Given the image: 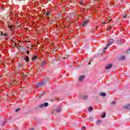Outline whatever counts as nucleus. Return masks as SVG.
Returning a JSON list of instances; mask_svg holds the SVG:
<instances>
[{
  "mask_svg": "<svg viewBox=\"0 0 130 130\" xmlns=\"http://www.w3.org/2000/svg\"><path fill=\"white\" fill-rule=\"evenodd\" d=\"M127 16V14H125V15L123 16V18H125Z\"/></svg>",
  "mask_w": 130,
  "mask_h": 130,
  "instance_id": "obj_30",
  "label": "nucleus"
},
{
  "mask_svg": "<svg viewBox=\"0 0 130 130\" xmlns=\"http://www.w3.org/2000/svg\"><path fill=\"white\" fill-rule=\"evenodd\" d=\"M88 22H89V20L83 21L81 24L82 27H85V26H86V25H87Z\"/></svg>",
  "mask_w": 130,
  "mask_h": 130,
  "instance_id": "obj_4",
  "label": "nucleus"
},
{
  "mask_svg": "<svg viewBox=\"0 0 130 130\" xmlns=\"http://www.w3.org/2000/svg\"><path fill=\"white\" fill-rule=\"evenodd\" d=\"M129 50L130 51V48H129Z\"/></svg>",
  "mask_w": 130,
  "mask_h": 130,
  "instance_id": "obj_42",
  "label": "nucleus"
},
{
  "mask_svg": "<svg viewBox=\"0 0 130 130\" xmlns=\"http://www.w3.org/2000/svg\"><path fill=\"white\" fill-rule=\"evenodd\" d=\"M112 68V64H109L106 66L105 69L106 70H109L110 69H111Z\"/></svg>",
  "mask_w": 130,
  "mask_h": 130,
  "instance_id": "obj_6",
  "label": "nucleus"
},
{
  "mask_svg": "<svg viewBox=\"0 0 130 130\" xmlns=\"http://www.w3.org/2000/svg\"><path fill=\"white\" fill-rule=\"evenodd\" d=\"M37 109H38V108H37Z\"/></svg>",
  "mask_w": 130,
  "mask_h": 130,
  "instance_id": "obj_43",
  "label": "nucleus"
},
{
  "mask_svg": "<svg viewBox=\"0 0 130 130\" xmlns=\"http://www.w3.org/2000/svg\"><path fill=\"white\" fill-rule=\"evenodd\" d=\"M26 53H27V54H29V50H27V51H26Z\"/></svg>",
  "mask_w": 130,
  "mask_h": 130,
  "instance_id": "obj_36",
  "label": "nucleus"
},
{
  "mask_svg": "<svg viewBox=\"0 0 130 130\" xmlns=\"http://www.w3.org/2000/svg\"><path fill=\"white\" fill-rule=\"evenodd\" d=\"M17 84V80H13L11 84H9V87H11V86H15Z\"/></svg>",
  "mask_w": 130,
  "mask_h": 130,
  "instance_id": "obj_5",
  "label": "nucleus"
},
{
  "mask_svg": "<svg viewBox=\"0 0 130 130\" xmlns=\"http://www.w3.org/2000/svg\"><path fill=\"white\" fill-rule=\"evenodd\" d=\"M2 32L1 33L0 32V38H1V39H2V37H2Z\"/></svg>",
  "mask_w": 130,
  "mask_h": 130,
  "instance_id": "obj_34",
  "label": "nucleus"
},
{
  "mask_svg": "<svg viewBox=\"0 0 130 130\" xmlns=\"http://www.w3.org/2000/svg\"><path fill=\"white\" fill-rule=\"evenodd\" d=\"M107 49V48H106V47H105L104 48L103 52L104 53L105 52V50H106Z\"/></svg>",
  "mask_w": 130,
  "mask_h": 130,
  "instance_id": "obj_27",
  "label": "nucleus"
},
{
  "mask_svg": "<svg viewBox=\"0 0 130 130\" xmlns=\"http://www.w3.org/2000/svg\"><path fill=\"white\" fill-rule=\"evenodd\" d=\"M24 60H25V61L26 62H29V57L28 56H25V59H24Z\"/></svg>",
  "mask_w": 130,
  "mask_h": 130,
  "instance_id": "obj_9",
  "label": "nucleus"
},
{
  "mask_svg": "<svg viewBox=\"0 0 130 130\" xmlns=\"http://www.w3.org/2000/svg\"><path fill=\"white\" fill-rule=\"evenodd\" d=\"M2 62V60H0V63H1Z\"/></svg>",
  "mask_w": 130,
  "mask_h": 130,
  "instance_id": "obj_40",
  "label": "nucleus"
},
{
  "mask_svg": "<svg viewBox=\"0 0 130 130\" xmlns=\"http://www.w3.org/2000/svg\"><path fill=\"white\" fill-rule=\"evenodd\" d=\"M113 42H114V40L113 39H110L107 43L106 48H109V46H110V45H111V44H112V43H113Z\"/></svg>",
  "mask_w": 130,
  "mask_h": 130,
  "instance_id": "obj_2",
  "label": "nucleus"
},
{
  "mask_svg": "<svg viewBox=\"0 0 130 130\" xmlns=\"http://www.w3.org/2000/svg\"><path fill=\"white\" fill-rule=\"evenodd\" d=\"M46 85V83L44 81H42L40 83H38L36 84V86L38 87V88H40V87H42L43 86H45Z\"/></svg>",
  "mask_w": 130,
  "mask_h": 130,
  "instance_id": "obj_1",
  "label": "nucleus"
},
{
  "mask_svg": "<svg viewBox=\"0 0 130 130\" xmlns=\"http://www.w3.org/2000/svg\"><path fill=\"white\" fill-rule=\"evenodd\" d=\"M54 49H56L55 51H56V50H57V49H58V46L54 47Z\"/></svg>",
  "mask_w": 130,
  "mask_h": 130,
  "instance_id": "obj_26",
  "label": "nucleus"
},
{
  "mask_svg": "<svg viewBox=\"0 0 130 130\" xmlns=\"http://www.w3.org/2000/svg\"><path fill=\"white\" fill-rule=\"evenodd\" d=\"M106 113H104L103 115H101V117H102V118H104V117H105L106 116Z\"/></svg>",
  "mask_w": 130,
  "mask_h": 130,
  "instance_id": "obj_20",
  "label": "nucleus"
},
{
  "mask_svg": "<svg viewBox=\"0 0 130 130\" xmlns=\"http://www.w3.org/2000/svg\"><path fill=\"white\" fill-rule=\"evenodd\" d=\"M100 95H101V96H103V97H105V96H106V93H105L104 92H101Z\"/></svg>",
  "mask_w": 130,
  "mask_h": 130,
  "instance_id": "obj_10",
  "label": "nucleus"
},
{
  "mask_svg": "<svg viewBox=\"0 0 130 130\" xmlns=\"http://www.w3.org/2000/svg\"><path fill=\"white\" fill-rule=\"evenodd\" d=\"M118 43H119V44H121V40H118Z\"/></svg>",
  "mask_w": 130,
  "mask_h": 130,
  "instance_id": "obj_23",
  "label": "nucleus"
},
{
  "mask_svg": "<svg viewBox=\"0 0 130 130\" xmlns=\"http://www.w3.org/2000/svg\"><path fill=\"white\" fill-rule=\"evenodd\" d=\"M83 99L86 100L88 98V96L87 95H83Z\"/></svg>",
  "mask_w": 130,
  "mask_h": 130,
  "instance_id": "obj_21",
  "label": "nucleus"
},
{
  "mask_svg": "<svg viewBox=\"0 0 130 130\" xmlns=\"http://www.w3.org/2000/svg\"><path fill=\"white\" fill-rule=\"evenodd\" d=\"M60 108H57L56 109V112H59L60 111Z\"/></svg>",
  "mask_w": 130,
  "mask_h": 130,
  "instance_id": "obj_16",
  "label": "nucleus"
},
{
  "mask_svg": "<svg viewBox=\"0 0 130 130\" xmlns=\"http://www.w3.org/2000/svg\"><path fill=\"white\" fill-rule=\"evenodd\" d=\"M116 104V102L114 101V102H112L111 104V105H113V104Z\"/></svg>",
  "mask_w": 130,
  "mask_h": 130,
  "instance_id": "obj_24",
  "label": "nucleus"
},
{
  "mask_svg": "<svg viewBox=\"0 0 130 130\" xmlns=\"http://www.w3.org/2000/svg\"><path fill=\"white\" fill-rule=\"evenodd\" d=\"M125 56H121L120 58V60H124L125 59Z\"/></svg>",
  "mask_w": 130,
  "mask_h": 130,
  "instance_id": "obj_15",
  "label": "nucleus"
},
{
  "mask_svg": "<svg viewBox=\"0 0 130 130\" xmlns=\"http://www.w3.org/2000/svg\"><path fill=\"white\" fill-rule=\"evenodd\" d=\"M52 46H54V45H55V44L53 43V44H52Z\"/></svg>",
  "mask_w": 130,
  "mask_h": 130,
  "instance_id": "obj_37",
  "label": "nucleus"
},
{
  "mask_svg": "<svg viewBox=\"0 0 130 130\" xmlns=\"http://www.w3.org/2000/svg\"><path fill=\"white\" fill-rule=\"evenodd\" d=\"M43 95H44V94H41L40 96H39V98H41V97H42V96H43Z\"/></svg>",
  "mask_w": 130,
  "mask_h": 130,
  "instance_id": "obj_31",
  "label": "nucleus"
},
{
  "mask_svg": "<svg viewBox=\"0 0 130 130\" xmlns=\"http://www.w3.org/2000/svg\"><path fill=\"white\" fill-rule=\"evenodd\" d=\"M46 16H49V12H47L46 13Z\"/></svg>",
  "mask_w": 130,
  "mask_h": 130,
  "instance_id": "obj_29",
  "label": "nucleus"
},
{
  "mask_svg": "<svg viewBox=\"0 0 130 130\" xmlns=\"http://www.w3.org/2000/svg\"><path fill=\"white\" fill-rule=\"evenodd\" d=\"M88 111H92V110H93V108H92V107H89L88 108Z\"/></svg>",
  "mask_w": 130,
  "mask_h": 130,
  "instance_id": "obj_19",
  "label": "nucleus"
},
{
  "mask_svg": "<svg viewBox=\"0 0 130 130\" xmlns=\"http://www.w3.org/2000/svg\"><path fill=\"white\" fill-rule=\"evenodd\" d=\"M8 27L9 29H10L11 31H13V29H12L13 28V25H8Z\"/></svg>",
  "mask_w": 130,
  "mask_h": 130,
  "instance_id": "obj_14",
  "label": "nucleus"
},
{
  "mask_svg": "<svg viewBox=\"0 0 130 130\" xmlns=\"http://www.w3.org/2000/svg\"><path fill=\"white\" fill-rule=\"evenodd\" d=\"M125 108L126 109H130V105L128 104V105H127L126 106H125Z\"/></svg>",
  "mask_w": 130,
  "mask_h": 130,
  "instance_id": "obj_13",
  "label": "nucleus"
},
{
  "mask_svg": "<svg viewBox=\"0 0 130 130\" xmlns=\"http://www.w3.org/2000/svg\"><path fill=\"white\" fill-rule=\"evenodd\" d=\"M88 64H91L90 62H89L88 63Z\"/></svg>",
  "mask_w": 130,
  "mask_h": 130,
  "instance_id": "obj_39",
  "label": "nucleus"
},
{
  "mask_svg": "<svg viewBox=\"0 0 130 130\" xmlns=\"http://www.w3.org/2000/svg\"><path fill=\"white\" fill-rule=\"evenodd\" d=\"M29 130H34V128H31Z\"/></svg>",
  "mask_w": 130,
  "mask_h": 130,
  "instance_id": "obj_38",
  "label": "nucleus"
},
{
  "mask_svg": "<svg viewBox=\"0 0 130 130\" xmlns=\"http://www.w3.org/2000/svg\"><path fill=\"white\" fill-rule=\"evenodd\" d=\"M18 67H19V68H24L23 63H19Z\"/></svg>",
  "mask_w": 130,
  "mask_h": 130,
  "instance_id": "obj_12",
  "label": "nucleus"
},
{
  "mask_svg": "<svg viewBox=\"0 0 130 130\" xmlns=\"http://www.w3.org/2000/svg\"><path fill=\"white\" fill-rule=\"evenodd\" d=\"M89 120H92V119H93V118H92V117H89Z\"/></svg>",
  "mask_w": 130,
  "mask_h": 130,
  "instance_id": "obj_32",
  "label": "nucleus"
},
{
  "mask_svg": "<svg viewBox=\"0 0 130 130\" xmlns=\"http://www.w3.org/2000/svg\"><path fill=\"white\" fill-rule=\"evenodd\" d=\"M112 28L111 27H110L109 29H108V28L107 29V30L108 31L109 30H111Z\"/></svg>",
  "mask_w": 130,
  "mask_h": 130,
  "instance_id": "obj_35",
  "label": "nucleus"
},
{
  "mask_svg": "<svg viewBox=\"0 0 130 130\" xmlns=\"http://www.w3.org/2000/svg\"><path fill=\"white\" fill-rule=\"evenodd\" d=\"M102 122V121H101V120H99L96 122V124H100V123H101Z\"/></svg>",
  "mask_w": 130,
  "mask_h": 130,
  "instance_id": "obj_17",
  "label": "nucleus"
},
{
  "mask_svg": "<svg viewBox=\"0 0 130 130\" xmlns=\"http://www.w3.org/2000/svg\"><path fill=\"white\" fill-rule=\"evenodd\" d=\"M45 61H43L42 62V67H43L44 66V64H45Z\"/></svg>",
  "mask_w": 130,
  "mask_h": 130,
  "instance_id": "obj_25",
  "label": "nucleus"
},
{
  "mask_svg": "<svg viewBox=\"0 0 130 130\" xmlns=\"http://www.w3.org/2000/svg\"><path fill=\"white\" fill-rule=\"evenodd\" d=\"M8 36V32H6L5 34H3V31H1V36Z\"/></svg>",
  "mask_w": 130,
  "mask_h": 130,
  "instance_id": "obj_11",
  "label": "nucleus"
},
{
  "mask_svg": "<svg viewBox=\"0 0 130 130\" xmlns=\"http://www.w3.org/2000/svg\"><path fill=\"white\" fill-rule=\"evenodd\" d=\"M20 110H21L20 108H18L17 109L15 110L16 112H18V111H20Z\"/></svg>",
  "mask_w": 130,
  "mask_h": 130,
  "instance_id": "obj_22",
  "label": "nucleus"
},
{
  "mask_svg": "<svg viewBox=\"0 0 130 130\" xmlns=\"http://www.w3.org/2000/svg\"><path fill=\"white\" fill-rule=\"evenodd\" d=\"M84 79H85V76L82 75V76H80V77H79V81H80V82H82V81H83V80Z\"/></svg>",
  "mask_w": 130,
  "mask_h": 130,
  "instance_id": "obj_8",
  "label": "nucleus"
},
{
  "mask_svg": "<svg viewBox=\"0 0 130 130\" xmlns=\"http://www.w3.org/2000/svg\"><path fill=\"white\" fill-rule=\"evenodd\" d=\"M48 106V103H45L44 104L40 105L39 107L40 108H43V107H47Z\"/></svg>",
  "mask_w": 130,
  "mask_h": 130,
  "instance_id": "obj_3",
  "label": "nucleus"
},
{
  "mask_svg": "<svg viewBox=\"0 0 130 130\" xmlns=\"http://www.w3.org/2000/svg\"><path fill=\"white\" fill-rule=\"evenodd\" d=\"M104 24H107V23H104Z\"/></svg>",
  "mask_w": 130,
  "mask_h": 130,
  "instance_id": "obj_41",
  "label": "nucleus"
},
{
  "mask_svg": "<svg viewBox=\"0 0 130 130\" xmlns=\"http://www.w3.org/2000/svg\"><path fill=\"white\" fill-rule=\"evenodd\" d=\"M111 19V17H109V18H108V21H109V22H110V21H112V20H111V19Z\"/></svg>",
  "mask_w": 130,
  "mask_h": 130,
  "instance_id": "obj_28",
  "label": "nucleus"
},
{
  "mask_svg": "<svg viewBox=\"0 0 130 130\" xmlns=\"http://www.w3.org/2000/svg\"><path fill=\"white\" fill-rule=\"evenodd\" d=\"M5 123H7V120H0V124H1V125H4V124H5Z\"/></svg>",
  "mask_w": 130,
  "mask_h": 130,
  "instance_id": "obj_7",
  "label": "nucleus"
},
{
  "mask_svg": "<svg viewBox=\"0 0 130 130\" xmlns=\"http://www.w3.org/2000/svg\"><path fill=\"white\" fill-rule=\"evenodd\" d=\"M37 58V56H34V57H32L31 59L32 60H35V59H36Z\"/></svg>",
  "mask_w": 130,
  "mask_h": 130,
  "instance_id": "obj_18",
  "label": "nucleus"
},
{
  "mask_svg": "<svg viewBox=\"0 0 130 130\" xmlns=\"http://www.w3.org/2000/svg\"><path fill=\"white\" fill-rule=\"evenodd\" d=\"M82 129L83 130V129H86V127H85V126H83V127H82Z\"/></svg>",
  "mask_w": 130,
  "mask_h": 130,
  "instance_id": "obj_33",
  "label": "nucleus"
}]
</instances>
